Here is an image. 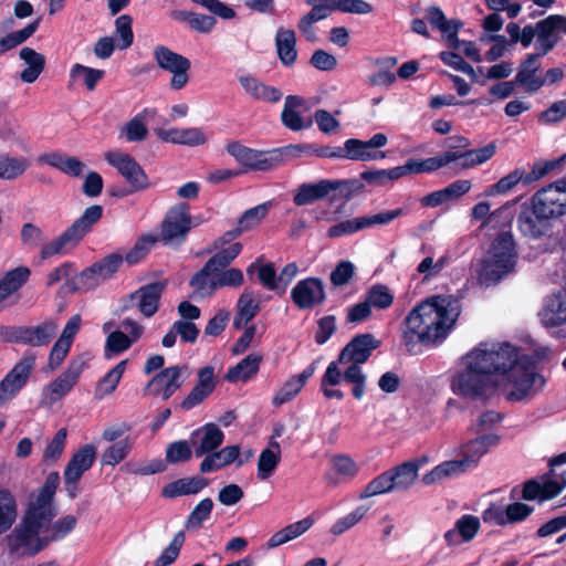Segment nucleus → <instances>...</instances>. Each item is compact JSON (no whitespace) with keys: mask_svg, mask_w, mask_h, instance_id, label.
I'll return each instance as SVG.
<instances>
[{"mask_svg":"<svg viewBox=\"0 0 566 566\" xmlns=\"http://www.w3.org/2000/svg\"><path fill=\"white\" fill-rule=\"evenodd\" d=\"M379 345V340L371 334H361L353 338L338 356L339 363L345 366V381L353 385V396L358 400L364 397L366 389V375L360 365L367 361Z\"/></svg>","mask_w":566,"mask_h":566,"instance_id":"6","label":"nucleus"},{"mask_svg":"<svg viewBox=\"0 0 566 566\" xmlns=\"http://www.w3.org/2000/svg\"><path fill=\"white\" fill-rule=\"evenodd\" d=\"M515 263L513 235L510 232H502L491 243L484 256L473 265V270L481 283L490 285L513 272Z\"/></svg>","mask_w":566,"mask_h":566,"instance_id":"5","label":"nucleus"},{"mask_svg":"<svg viewBox=\"0 0 566 566\" xmlns=\"http://www.w3.org/2000/svg\"><path fill=\"white\" fill-rule=\"evenodd\" d=\"M18 517V502L13 493L0 489V534L9 531Z\"/></svg>","mask_w":566,"mask_h":566,"instance_id":"47","label":"nucleus"},{"mask_svg":"<svg viewBox=\"0 0 566 566\" xmlns=\"http://www.w3.org/2000/svg\"><path fill=\"white\" fill-rule=\"evenodd\" d=\"M84 368V361L72 360L62 374L42 388L40 403L44 407H52L61 401L77 384Z\"/></svg>","mask_w":566,"mask_h":566,"instance_id":"9","label":"nucleus"},{"mask_svg":"<svg viewBox=\"0 0 566 566\" xmlns=\"http://www.w3.org/2000/svg\"><path fill=\"white\" fill-rule=\"evenodd\" d=\"M164 287L163 283L142 286L130 295V306L136 307L146 317L153 316L158 310Z\"/></svg>","mask_w":566,"mask_h":566,"instance_id":"27","label":"nucleus"},{"mask_svg":"<svg viewBox=\"0 0 566 566\" xmlns=\"http://www.w3.org/2000/svg\"><path fill=\"white\" fill-rule=\"evenodd\" d=\"M347 182L342 180L321 179L317 182H305L295 190L293 201L296 206L312 205L317 200H336L344 195Z\"/></svg>","mask_w":566,"mask_h":566,"instance_id":"13","label":"nucleus"},{"mask_svg":"<svg viewBox=\"0 0 566 566\" xmlns=\"http://www.w3.org/2000/svg\"><path fill=\"white\" fill-rule=\"evenodd\" d=\"M60 485L59 472H50L43 485L29 495L23 517V531L10 536L12 549L20 551L33 537H40L56 515L54 495Z\"/></svg>","mask_w":566,"mask_h":566,"instance_id":"3","label":"nucleus"},{"mask_svg":"<svg viewBox=\"0 0 566 566\" xmlns=\"http://www.w3.org/2000/svg\"><path fill=\"white\" fill-rule=\"evenodd\" d=\"M237 317L234 325L237 327L245 326L259 312V304L254 300L253 293L245 290L239 297L237 303Z\"/></svg>","mask_w":566,"mask_h":566,"instance_id":"50","label":"nucleus"},{"mask_svg":"<svg viewBox=\"0 0 566 566\" xmlns=\"http://www.w3.org/2000/svg\"><path fill=\"white\" fill-rule=\"evenodd\" d=\"M559 31L566 32V17L564 15H549L536 23L535 46L541 55H545L557 44V32Z\"/></svg>","mask_w":566,"mask_h":566,"instance_id":"24","label":"nucleus"},{"mask_svg":"<svg viewBox=\"0 0 566 566\" xmlns=\"http://www.w3.org/2000/svg\"><path fill=\"white\" fill-rule=\"evenodd\" d=\"M394 491L395 488L392 484V478L390 475L389 470H387L366 484V486L361 490L359 494V499L365 500L377 495L387 494Z\"/></svg>","mask_w":566,"mask_h":566,"instance_id":"53","label":"nucleus"},{"mask_svg":"<svg viewBox=\"0 0 566 566\" xmlns=\"http://www.w3.org/2000/svg\"><path fill=\"white\" fill-rule=\"evenodd\" d=\"M461 313L460 302L451 295H433L415 306L402 328L405 345L411 350L418 344H438L453 329Z\"/></svg>","mask_w":566,"mask_h":566,"instance_id":"2","label":"nucleus"},{"mask_svg":"<svg viewBox=\"0 0 566 566\" xmlns=\"http://www.w3.org/2000/svg\"><path fill=\"white\" fill-rule=\"evenodd\" d=\"M395 491L409 489L417 480L419 465L415 462H405L389 469Z\"/></svg>","mask_w":566,"mask_h":566,"instance_id":"48","label":"nucleus"},{"mask_svg":"<svg viewBox=\"0 0 566 566\" xmlns=\"http://www.w3.org/2000/svg\"><path fill=\"white\" fill-rule=\"evenodd\" d=\"M501 443V436L496 432L476 434L460 447L461 458L470 469L475 468L480 460Z\"/></svg>","mask_w":566,"mask_h":566,"instance_id":"22","label":"nucleus"},{"mask_svg":"<svg viewBox=\"0 0 566 566\" xmlns=\"http://www.w3.org/2000/svg\"><path fill=\"white\" fill-rule=\"evenodd\" d=\"M535 212L549 220L566 214V178H562L535 192L532 197Z\"/></svg>","mask_w":566,"mask_h":566,"instance_id":"8","label":"nucleus"},{"mask_svg":"<svg viewBox=\"0 0 566 566\" xmlns=\"http://www.w3.org/2000/svg\"><path fill=\"white\" fill-rule=\"evenodd\" d=\"M239 446H227L219 451L208 454L200 463V471L202 473L217 471L237 461L240 467L244 463L240 458Z\"/></svg>","mask_w":566,"mask_h":566,"instance_id":"32","label":"nucleus"},{"mask_svg":"<svg viewBox=\"0 0 566 566\" xmlns=\"http://www.w3.org/2000/svg\"><path fill=\"white\" fill-rule=\"evenodd\" d=\"M566 488V471L559 475V480L552 479L546 474L536 480L525 483L523 499L527 501L544 502L557 496Z\"/></svg>","mask_w":566,"mask_h":566,"instance_id":"20","label":"nucleus"},{"mask_svg":"<svg viewBox=\"0 0 566 566\" xmlns=\"http://www.w3.org/2000/svg\"><path fill=\"white\" fill-rule=\"evenodd\" d=\"M189 371L186 366H171L161 370L148 384L147 389L163 399H168L176 392L185 380L188 378Z\"/></svg>","mask_w":566,"mask_h":566,"instance_id":"18","label":"nucleus"},{"mask_svg":"<svg viewBox=\"0 0 566 566\" xmlns=\"http://www.w3.org/2000/svg\"><path fill=\"white\" fill-rule=\"evenodd\" d=\"M368 510L369 507L365 505L357 506L347 515L336 520L335 523L331 526V533L336 536L342 535L343 533L358 524L367 514Z\"/></svg>","mask_w":566,"mask_h":566,"instance_id":"59","label":"nucleus"},{"mask_svg":"<svg viewBox=\"0 0 566 566\" xmlns=\"http://www.w3.org/2000/svg\"><path fill=\"white\" fill-rule=\"evenodd\" d=\"M154 133L161 142L188 147L205 145L210 138L200 127H156Z\"/></svg>","mask_w":566,"mask_h":566,"instance_id":"21","label":"nucleus"},{"mask_svg":"<svg viewBox=\"0 0 566 566\" xmlns=\"http://www.w3.org/2000/svg\"><path fill=\"white\" fill-rule=\"evenodd\" d=\"M242 251V244L239 242L232 243L228 248L217 252L209 259L206 265L200 272L196 274V282H199L207 275L209 271H217L226 268L231 261H233Z\"/></svg>","mask_w":566,"mask_h":566,"instance_id":"44","label":"nucleus"},{"mask_svg":"<svg viewBox=\"0 0 566 566\" xmlns=\"http://www.w3.org/2000/svg\"><path fill=\"white\" fill-rule=\"evenodd\" d=\"M468 470H470V468L462 458L444 461L436 465L428 473L423 474L422 482L426 485L436 484L444 481L446 479L458 476Z\"/></svg>","mask_w":566,"mask_h":566,"instance_id":"36","label":"nucleus"},{"mask_svg":"<svg viewBox=\"0 0 566 566\" xmlns=\"http://www.w3.org/2000/svg\"><path fill=\"white\" fill-rule=\"evenodd\" d=\"M275 46L280 61L291 66L297 59L296 35L291 29L280 28L275 35Z\"/></svg>","mask_w":566,"mask_h":566,"instance_id":"38","label":"nucleus"},{"mask_svg":"<svg viewBox=\"0 0 566 566\" xmlns=\"http://www.w3.org/2000/svg\"><path fill=\"white\" fill-rule=\"evenodd\" d=\"M153 59L160 70L171 74L169 82L171 90L179 91L188 84L191 69L189 59L163 44L153 49Z\"/></svg>","mask_w":566,"mask_h":566,"instance_id":"7","label":"nucleus"},{"mask_svg":"<svg viewBox=\"0 0 566 566\" xmlns=\"http://www.w3.org/2000/svg\"><path fill=\"white\" fill-rule=\"evenodd\" d=\"M396 63L397 60L394 57H387L384 61L377 62L381 67L377 72L368 75L367 83L371 86L385 88L391 86L396 81V75L389 69Z\"/></svg>","mask_w":566,"mask_h":566,"instance_id":"57","label":"nucleus"},{"mask_svg":"<svg viewBox=\"0 0 566 566\" xmlns=\"http://www.w3.org/2000/svg\"><path fill=\"white\" fill-rule=\"evenodd\" d=\"M30 163L24 157H11L0 154V178L4 180H13L24 174Z\"/></svg>","mask_w":566,"mask_h":566,"instance_id":"51","label":"nucleus"},{"mask_svg":"<svg viewBox=\"0 0 566 566\" xmlns=\"http://www.w3.org/2000/svg\"><path fill=\"white\" fill-rule=\"evenodd\" d=\"M281 461V446L277 441L269 442V447L264 449L258 460V478L268 480Z\"/></svg>","mask_w":566,"mask_h":566,"instance_id":"46","label":"nucleus"},{"mask_svg":"<svg viewBox=\"0 0 566 566\" xmlns=\"http://www.w3.org/2000/svg\"><path fill=\"white\" fill-rule=\"evenodd\" d=\"M238 81L244 93L256 102L274 104L283 96L281 90L265 84L251 74L241 75Z\"/></svg>","mask_w":566,"mask_h":566,"instance_id":"26","label":"nucleus"},{"mask_svg":"<svg viewBox=\"0 0 566 566\" xmlns=\"http://www.w3.org/2000/svg\"><path fill=\"white\" fill-rule=\"evenodd\" d=\"M127 366V360H120L96 385L95 397L103 399L111 395L118 386Z\"/></svg>","mask_w":566,"mask_h":566,"instance_id":"49","label":"nucleus"},{"mask_svg":"<svg viewBox=\"0 0 566 566\" xmlns=\"http://www.w3.org/2000/svg\"><path fill=\"white\" fill-rule=\"evenodd\" d=\"M261 361L262 355L252 353L230 368L226 375V379L231 382H247L258 374Z\"/></svg>","mask_w":566,"mask_h":566,"instance_id":"40","label":"nucleus"},{"mask_svg":"<svg viewBox=\"0 0 566 566\" xmlns=\"http://www.w3.org/2000/svg\"><path fill=\"white\" fill-rule=\"evenodd\" d=\"M541 324L551 329L566 324V291L554 293L544 298L538 312Z\"/></svg>","mask_w":566,"mask_h":566,"instance_id":"25","label":"nucleus"},{"mask_svg":"<svg viewBox=\"0 0 566 566\" xmlns=\"http://www.w3.org/2000/svg\"><path fill=\"white\" fill-rule=\"evenodd\" d=\"M130 346L132 343L123 331H113L108 334L105 342V358L111 359L115 355L124 353Z\"/></svg>","mask_w":566,"mask_h":566,"instance_id":"62","label":"nucleus"},{"mask_svg":"<svg viewBox=\"0 0 566 566\" xmlns=\"http://www.w3.org/2000/svg\"><path fill=\"white\" fill-rule=\"evenodd\" d=\"M207 485V480L201 476L182 478L166 484L161 495L166 499L192 495L199 493Z\"/></svg>","mask_w":566,"mask_h":566,"instance_id":"37","label":"nucleus"},{"mask_svg":"<svg viewBox=\"0 0 566 566\" xmlns=\"http://www.w3.org/2000/svg\"><path fill=\"white\" fill-rule=\"evenodd\" d=\"M36 361V355L27 352L0 381V406L12 400L28 384Z\"/></svg>","mask_w":566,"mask_h":566,"instance_id":"10","label":"nucleus"},{"mask_svg":"<svg viewBox=\"0 0 566 566\" xmlns=\"http://www.w3.org/2000/svg\"><path fill=\"white\" fill-rule=\"evenodd\" d=\"M57 332V324L54 321H45L33 327H23L21 343L31 346H43L51 342Z\"/></svg>","mask_w":566,"mask_h":566,"instance_id":"39","label":"nucleus"},{"mask_svg":"<svg viewBox=\"0 0 566 566\" xmlns=\"http://www.w3.org/2000/svg\"><path fill=\"white\" fill-rule=\"evenodd\" d=\"M394 294L390 290L382 284L373 285L366 294V301L368 304L378 310H386L390 307L394 303Z\"/></svg>","mask_w":566,"mask_h":566,"instance_id":"60","label":"nucleus"},{"mask_svg":"<svg viewBox=\"0 0 566 566\" xmlns=\"http://www.w3.org/2000/svg\"><path fill=\"white\" fill-rule=\"evenodd\" d=\"M77 518L74 515H65L56 520L54 523L50 522L46 531L40 534L39 538L49 541H59L70 534L76 526Z\"/></svg>","mask_w":566,"mask_h":566,"instance_id":"52","label":"nucleus"},{"mask_svg":"<svg viewBox=\"0 0 566 566\" xmlns=\"http://www.w3.org/2000/svg\"><path fill=\"white\" fill-rule=\"evenodd\" d=\"M345 381V366H342L339 358L331 361L321 380V391L327 399L342 400L344 392L336 388L342 381Z\"/></svg>","mask_w":566,"mask_h":566,"instance_id":"35","label":"nucleus"},{"mask_svg":"<svg viewBox=\"0 0 566 566\" xmlns=\"http://www.w3.org/2000/svg\"><path fill=\"white\" fill-rule=\"evenodd\" d=\"M185 542V534L182 531L178 532L170 544L161 552L155 560V566H168L176 560L180 553V548Z\"/></svg>","mask_w":566,"mask_h":566,"instance_id":"64","label":"nucleus"},{"mask_svg":"<svg viewBox=\"0 0 566 566\" xmlns=\"http://www.w3.org/2000/svg\"><path fill=\"white\" fill-rule=\"evenodd\" d=\"M258 271V277L260 282L271 291H275L279 293V281L275 269L272 264H259L258 262L251 263L247 272L248 274Z\"/></svg>","mask_w":566,"mask_h":566,"instance_id":"63","label":"nucleus"},{"mask_svg":"<svg viewBox=\"0 0 566 566\" xmlns=\"http://www.w3.org/2000/svg\"><path fill=\"white\" fill-rule=\"evenodd\" d=\"M133 448V440L129 438L120 439L107 447L102 454V463L115 467L124 461Z\"/></svg>","mask_w":566,"mask_h":566,"instance_id":"54","label":"nucleus"},{"mask_svg":"<svg viewBox=\"0 0 566 566\" xmlns=\"http://www.w3.org/2000/svg\"><path fill=\"white\" fill-rule=\"evenodd\" d=\"M30 270L27 266H18L8 271L0 280L1 287L9 294L15 293L28 281Z\"/></svg>","mask_w":566,"mask_h":566,"instance_id":"58","label":"nucleus"},{"mask_svg":"<svg viewBox=\"0 0 566 566\" xmlns=\"http://www.w3.org/2000/svg\"><path fill=\"white\" fill-rule=\"evenodd\" d=\"M244 279L241 270L231 268L228 270L209 271L201 281L196 282V275L191 279V285L201 296L211 294L216 289L223 286L237 287L242 285Z\"/></svg>","mask_w":566,"mask_h":566,"instance_id":"17","label":"nucleus"},{"mask_svg":"<svg viewBox=\"0 0 566 566\" xmlns=\"http://www.w3.org/2000/svg\"><path fill=\"white\" fill-rule=\"evenodd\" d=\"M20 59L27 64V67L20 74L21 80L24 83L35 82L44 70V55L31 48H23L20 51Z\"/></svg>","mask_w":566,"mask_h":566,"instance_id":"43","label":"nucleus"},{"mask_svg":"<svg viewBox=\"0 0 566 566\" xmlns=\"http://www.w3.org/2000/svg\"><path fill=\"white\" fill-rule=\"evenodd\" d=\"M325 289L322 280L307 277L297 282L291 291V298L300 310H310L325 301Z\"/></svg>","mask_w":566,"mask_h":566,"instance_id":"19","label":"nucleus"},{"mask_svg":"<svg viewBox=\"0 0 566 566\" xmlns=\"http://www.w3.org/2000/svg\"><path fill=\"white\" fill-rule=\"evenodd\" d=\"M97 455V448L87 443L81 446L69 460L64 472V485L67 496L74 499L78 493V481L94 464Z\"/></svg>","mask_w":566,"mask_h":566,"instance_id":"12","label":"nucleus"},{"mask_svg":"<svg viewBox=\"0 0 566 566\" xmlns=\"http://www.w3.org/2000/svg\"><path fill=\"white\" fill-rule=\"evenodd\" d=\"M547 172V168H534L531 174L525 175L524 170L516 168L506 176L502 177L496 184L492 185L484 192L485 196L504 195L511 191L520 181L531 184L542 178Z\"/></svg>","mask_w":566,"mask_h":566,"instance_id":"30","label":"nucleus"},{"mask_svg":"<svg viewBox=\"0 0 566 566\" xmlns=\"http://www.w3.org/2000/svg\"><path fill=\"white\" fill-rule=\"evenodd\" d=\"M102 213L103 208L101 206H91L86 208L83 214L76 219L73 224L65 231L77 244L82 238L91 230L92 226L101 219Z\"/></svg>","mask_w":566,"mask_h":566,"instance_id":"42","label":"nucleus"},{"mask_svg":"<svg viewBox=\"0 0 566 566\" xmlns=\"http://www.w3.org/2000/svg\"><path fill=\"white\" fill-rule=\"evenodd\" d=\"M511 357H515V346L509 343H479L461 357L459 369L451 378V390L467 398L490 396Z\"/></svg>","mask_w":566,"mask_h":566,"instance_id":"1","label":"nucleus"},{"mask_svg":"<svg viewBox=\"0 0 566 566\" xmlns=\"http://www.w3.org/2000/svg\"><path fill=\"white\" fill-rule=\"evenodd\" d=\"M191 216L185 203L172 207L166 214L160 231V239L166 244H177L185 240L190 230Z\"/></svg>","mask_w":566,"mask_h":566,"instance_id":"16","label":"nucleus"},{"mask_svg":"<svg viewBox=\"0 0 566 566\" xmlns=\"http://www.w3.org/2000/svg\"><path fill=\"white\" fill-rule=\"evenodd\" d=\"M105 160L114 167L134 190H145L150 184L142 166L129 154L109 150L104 154Z\"/></svg>","mask_w":566,"mask_h":566,"instance_id":"14","label":"nucleus"},{"mask_svg":"<svg viewBox=\"0 0 566 566\" xmlns=\"http://www.w3.org/2000/svg\"><path fill=\"white\" fill-rule=\"evenodd\" d=\"M104 75L105 71L103 70L75 63L70 69V85H83L92 92L96 88L98 82L103 80Z\"/></svg>","mask_w":566,"mask_h":566,"instance_id":"41","label":"nucleus"},{"mask_svg":"<svg viewBox=\"0 0 566 566\" xmlns=\"http://www.w3.org/2000/svg\"><path fill=\"white\" fill-rule=\"evenodd\" d=\"M318 156L323 157H344L350 160H373L376 155L370 150L367 140L363 142L359 139H347L344 144V149L338 148L335 151L319 150Z\"/></svg>","mask_w":566,"mask_h":566,"instance_id":"33","label":"nucleus"},{"mask_svg":"<svg viewBox=\"0 0 566 566\" xmlns=\"http://www.w3.org/2000/svg\"><path fill=\"white\" fill-rule=\"evenodd\" d=\"M549 221L548 218H542L536 213L531 202L530 207L522 208L517 218V227L524 237L539 239L551 230Z\"/></svg>","mask_w":566,"mask_h":566,"instance_id":"29","label":"nucleus"},{"mask_svg":"<svg viewBox=\"0 0 566 566\" xmlns=\"http://www.w3.org/2000/svg\"><path fill=\"white\" fill-rule=\"evenodd\" d=\"M75 245L76 242L66 231H64L60 237L42 247L40 256L41 259L46 260L53 256L64 255Z\"/></svg>","mask_w":566,"mask_h":566,"instance_id":"56","label":"nucleus"},{"mask_svg":"<svg viewBox=\"0 0 566 566\" xmlns=\"http://www.w3.org/2000/svg\"><path fill=\"white\" fill-rule=\"evenodd\" d=\"M123 262V258L119 254H111L103 259L101 262L95 263L91 268L85 270V275L96 274L103 280L109 279L114 273L117 272L119 265Z\"/></svg>","mask_w":566,"mask_h":566,"instance_id":"61","label":"nucleus"},{"mask_svg":"<svg viewBox=\"0 0 566 566\" xmlns=\"http://www.w3.org/2000/svg\"><path fill=\"white\" fill-rule=\"evenodd\" d=\"M213 509V501L210 497L201 500L188 515L185 527L188 531H198L209 520Z\"/></svg>","mask_w":566,"mask_h":566,"instance_id":"55","label":"nucleus"},{"mask_svg":"<svg viewBox=\"0 0 566 566\" xmlns=\"http://www.w3.org/2000/svg\"><path fill=\"white\" fill-rule=\"evenodd\" d=\"M157 113L156 108H144L125 124L122 135L129 143L144 140L148 135L147 123L156 117Z\"/></svg>","mask_w":566,"mask_h":566,"instance_id":"34","label":"nucleus"},{"mask_svg":"<svg viewBox=\"0 0 566 566\" xmlns=\"http://www.w3.org/2000/svg\"><path fill=\"white\" fill-rule=\"evenodd\" d=\"M305 111H307V106L303 97L298 95H287L281 113L282 124L293 132L311 128L313 119L303 115Z\"/></svg>","mask_w":566,"mask_h":566,"instance_id":"23","label":"nucleus"},{"mask_svg":"<svg viewBox=\"0 0 566 566\" xmlns=\"http://www.w3.org/2000/svg\"><path fill=\"white\" fill-rule=\"evenodd\" d=\"M468 139L463 137H451L449 148L452 156V164H457L460 169H470L490 160L496 150L494 144H489L478 149L467 150Z\"/></svg>","mask_w":566,"mask_h":566,"instance_id":"15","label":"nucleus"},{"mask_svg":"<svg viewBox=\"0 0 566 566\" xmlns=\"http://www.w3.org/2000/svg\"><path fill=\"white\" fill-rule=\"evenodd\" d=\"M226 149L239 164L253 170H272L283 161V154L279 149L258 151L237 142L228 144Z\"/></svg>","mask_w":566,"mask_h":566,"instance_id":"11","label":"nucleus"},{"mask_svg":"<svg viewBox=\"0 0 566 566\" xmlns=\"http://www.w3.org/2000/svg\"><path fill=\"white\" fill-rule=\"evenodd\" d=\"M546 385L543 375L536 371L527 355L515 347V357L503 368L495 390L510 401H528Z\"/></svg>","mask_w":566,"mask_h":566,"instance_id":"4","label":"nucleus"},{"mask_svg":"<svg viewBox=\"0 0 566 566\" xmlns=\"http://www.w3.org/2000/svg\"><path fill=\"white\" fill-rule=\"evenodd\" d=\"M224 439L223 432L214 424L207 423L200 429L196 430L191 436V443L197 457H202L210 453L222 444Z\"/></svg>","mask_w":566,"mask_h":566,"instance_id":"31","label":"nucleus"},{"mask_svg":"<svg viewBox=\"0 0 566 566\" xmlns=\"http://www.w3.org/2000/svg\"><path fill=\"white\" fill-rule=\"evenodd\" d=\"M478 516L464 514L458 518L452 528L444 533V541L449 546H459L472 541L480 530Z\"/></svg>","mask_w":566,"mask_h":566,"instance_id":"28","label":"nucleus"},{"mask_svg":"<svg viewBox=\"0 0 566 566\" xmlns=\"http://www.w3.org/2000/svg\"><path fill=\"white\" fill-rule=\"evenodd\" d=\"M271 202H263L243 212L237 228L231 232L234 237L258 228L269 213Z\"/></svg>","mask_w":566,"mask_h":566,"instance_id":"45","label":"nucleus"}]
</instances>
